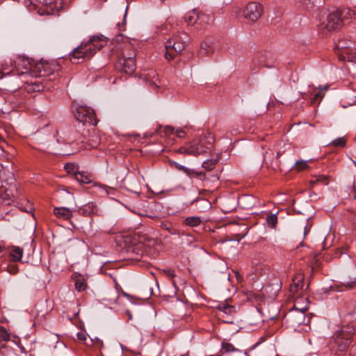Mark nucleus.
Segmentation results:
<instances>
[{
    "label": "nucleus",
    "instance_id": "1",
    "mask_svg": "<svg viewBox=\"0 0 356 356\" xmlns=\"http://www.w3.org/2000/svg\"><path fill=\"white\" fill-rule=\"evenodd\" d=\"M107 43L102 35H92L87 41H83L70 54L69 58L72 63H82L85 59L91 58L97 51L102 49Z\"/></svg>",
    "mask_w": 356,
    "mask_h": 356
},
{
    "label": "nucleus",
    "instance_id": "2",
    "mask_svg": "<svg viewBox=\"0 0 356 356\" xmlns=\"http://www.w3.org/2000/svg\"><path fill=\"white\" fill-rule=\"evenodd\" d=\"M60 69V65L54 61H41L36 63L31 70V76L38 77L41 80L31 81L33 90H44L48 81H52L57 79Z\"/></svg>",
    "mask_w": 356,
    "mask_h": 356
},
{
    "label": "nucleus",
    "instance_id": "3",
    "mask_svg": "<svg viewBox=\"0 0 356 356\" xmlns=\"http://www.w3.org/2000/svg\"><path fill=\"white\" fill-rule=\"evenodd\" d=\"M355 15V11L350 8L337 10L328 15L325 28L329 31L339 29L343 25L349 23Z\"/></svg>",
    "mask_w": 356,
    "mask_h": 356
},
{
    "label": "nucleus",
    "instance_id": "4",
    "mask_svg": "<svg viewBox=\"0 0 356 356\" xmlns=\"http://www.w3.org/2000/svg\"><path fill=\"white\" fill-rule=\"evenodd\" d=\"M123 242L124 245L122 248L129 254V259L137 261L140 260L146 253L147 247L154 243V240L147 241V244L138 241L136 238H131L129 236L124 237Z\"/></svg>",
    "mask_w": 356,
    "mask_h": 356
},
{
    "label": "nucleus",
    "instance_id": "5",
    "mask_svg": "<svg viewBox=\"0 0 356 356\" xmlns=\"http://www.w3.org/2000/svg\"><path fill=\"white\" fill-rule=\"evenodd\" d=\"M355 329L350 325L343 326L341 330L337 332L331 343L332 349H336V353L346 350L352 341Z\"/></svg>",
    "mask_w": 356,
    "mask_h": 356
},
{
    "label": "nucleus",
    "instance_id": "6",
    "mask_svg": "<svg viewBox=\"0 0 356 356\" xmlns=\"http://www.w3.org/2000/svg\"><path fill=\"white\" fill-rule=\"evenodd\" d=\"M8 66L14 67V68L7 72V74L12 73L17 75L30 74L31 76V70L33 69V66L28 59L19 56L17 60L10 59L9 62L6 61L3 64V70H6Z\"/></svg>",
    "mask_w": 356,
    "mask_h": 356
},
{
    "label": "nucleus",
    "instance_id": "7",
    "mask_svg": "<svg viewBox=\"0 0 356 356\" xmlns=\"http://www.w3.org/2000/svg\"><path fill=\"white\" fill-rule=\"evenodd\" d=\"M336 48L340 60L353 61L356 58V44L351 40L341 39L337 42Z\"/></svg>",
    "mask_w": 356,
    "mask_h": 356
},
{
    "label": "nucleus",
    "instance_id": "8",
    "mask_svg": "<svg viewBox=\"0 0 356 356\" xmlns=\"http://www.w3.org/2000/svg\"><path fill=\"white\" fill-rule=\"evenodd\" d=\"M74 115L77 121L84 125H96L97 120L92 108L79 106L73 111Z\"/></svg>",
    "mask_w": 356,
    "mask_h": 356
},
{
    "label": "nucleus",
    "instance_id": "9",
    "mask_svg": "<svg viewBox=\"0 0 356 356\" xmlns=\"http://www.w3.org/2000/svg\"><path fill=\"white\" fill-rule=\"evenodd\" d=\"M262 13L263 7L260 3L250 2L243 10V16L248 21L255 22L261 17Z\"/></svg>",
    "mask_w": 356,
    "mask_h": 356
},
{
    "label": "nucleus",
    "instance_id": "10",
    "mask_svg": "<svg viewBox=\"0 0 356 356\" xmlns=\"http://www.w3.org/2000/svg\"><path fill=\"white\" fill-rule=\"evenodd\" d=\"M252 62L259 67L271 68L274 67L276 59L270 52L259 51L254 54Z\"/></svg>",
    "mask_w": 356,
    "mask_h": 356
},
{
    "label": "nucleus",
    "instance_id": "11",
    "mask_svg": "<svg viewBox=\"0 0 356 356\" xmlns=\"http://www.w3.org/2000/svg\"><path fill=\"white\" fill-rule=\"evenodd\" d=\"M187 42H177V40H167L165 43V58L172 60L180 54L186 47Z\"/></svg>",
    "mask_w": 356,
    "mask_h": 356
},
{
    "label": "nucleus",
    "instance_id": "12",
    "mask_svg": "<svg viewBox=\"0 0 356 356\" xmlns=\"http://www.w3.org/2000/svg\"><path fill=\"white\" fill-rule=\"evenodd\" d=\"M284 319L289 326L295 327L305 323V313L291 309L285 314Z\"/></svg>",
    "mask_w": 356,
    "mask_h": 356
},
{
    "label": "nucleus",
    "instance_id": "13",
    "mask_svg": "<svg viewBox=\"0 0 356 356\" xmlns=\"http://www.w3.org/2000/svg\"><path fill=\"white\" fill-rule=\"evenodd\" d=\"M206 140L204 138H200L198 141L194 140L191 143L192 156H197L206 154L211 147V143L206 145Z\"/></svg>",
    "mask_w": 356,
    "mask_h": 356
},
{
    "label": "nucleus",
    "instance_id": "14",
    "mask_svg": "<svg viewBox=\"0 0 356 356\" xmlns=\"http://www.w3.org/2000/svg\"><path fill=\"white\" fill-rule=\"evenodd\" d=\"M116 67L122 72L132 74L136 68V60L118 58Z\"/></svg>",
    "mask_w": 356,
    "mask_h": 356
},
{
    "label": "nucleus",
    "instance_id": "15",
    "mask_svg": "<svg viewBox=\"0 0 356 356\" xmlns=\"http://www.w3.org/2000/svg\"><path fill=\"white\" fill-rule=\"evenodd\" d=\"M222 354H233V355H248V352L245 350H242L235 347L232 343L229 342L222 343Z\"/></svg>",
    "mask_w": 356,
    "mask_h": 356
},
{
    "label": "nucleus",
    "instance_id": "16",
    "mask_svg": "<svg viewBox=\"0 0 356 356\" xmlns=\"http://www.w3.org/2000/svg\"><path fill=\"white\" fill-rule=\"evenodd\" d=\"M141 78L153 88H159L157 84L158 75L154 70H149L147 73L141 74Z\"/></svg>",
    "mask_w": 356,
    "mask_h": 356
},
{
    "label": "nucleus",
    "instance_id": "17",
    "mask_svg": "<svg viewBox=\"0 0 356 356\" xmlns=\"http://www.w3.org/2000/svg\"><path fill=\"white\" fill-rule=\"evenodd\" d=\"M308 305L309 301L307 298L298 296L295 299L294 305L291 309L305 313V312L309 309Z\"/></svg>",
    "mask_w": 356,
    "mask_h": 356
},
{
    "label": "nucleus",
    "instance_id": "18",
    "mask_svg": "<svg viewBox=\"0 0 356 356\" xmlns=\"http://www.w3.org/2000/svg\"><path fill=\"white\" fill-rule=\"evenodd\" d=\"M73 210L67 207H55L54 213L63 220H68L72 217Z\"/></svg>",
    "mask_w": 356,
    "mask_h": 356
},
{
    "label": "nucleus",
    "instance_id": "19",
    "mask_svg": "<svg viewBox=\"0 0 356 356\" xmlns=\"http://www.w3.org/2000/svg\"><path fill=\"white\" fill-rule=\"evenodd\" d=\"M304 277L301 274L297 275L293 280V284H291L289 291L291 293L295 294L299 290L302 289L303 286Z\"/></svg>",
    "mask_w": 356,
    "mask_h": 356
},
{
    "label": "nucleus",
    "instance_id": "20",
    "mask_svg": "<svg viewBox=\"0 0 356 356\" xmlns=\"http://www.w3.org/2000/svg\"><path fill=\"white\" fill-rule=\"evenodd\" d=\"M214 51V49L213 47V43L211 41H204L200 44V48L199 50V54L202 56H209L213 54Z\"/></svg>",
    "mask_w": 356,
    "mask_h": 356
},
{
    "label": "nucleus",
    "instance_id": "21",
    "mask_svg": "<svg viewBox=\"0 0 356 356\" xmlns=\"http://www.w3.org/2000/svg\"><path fill=\"white\" fill-rule=\"evenodd\" d=\"M213 17L210 14H208V13H206L204 12L198 13L197 24H199L202 26H204V25L209 24L210 23H211L213 22Z\"/></svg>",
    "mask_w": 356,
    "mask_h": 356
},
{
    "label": "nucleus",
    "instance_id": "22",
    "mask_svg": "<svg viewBox=\"0 0 356 356\" xmlns=\"http://www.w3.org/2000/svg\"><path fill=\"white\" fill-rule=\"evenodd\" d=\"M74 178L79 183L89 184L91 182V175L85 172H74Z\"/></svg>",
    "mask_w": 356,
    "mask_h": 356
},
{
    "label": "nucleus",
    "instance_id": "23",
    "mask_svg": "<svg viewBox=\"0 0 356 356\" xmlns=\"http://www.w3.org/2000/svg\"><path fill=\"white\" fill-rule=\"evenodd\" d=\"M23 255V249L19 247H13L10 252V257L13 261H19Z\"/></svg>",
    "mask_w": 356,
    "mask_h": 356
},
{
    "label": "nucleus",
    "instance_id": "24",
    "mask_svg": "<svg viewBox=\"0 0 356 356\" xmlns=\"http://www.w3.org/2000/svg\"><path fill=\"white\" fill-rule=\"evenodd\" d=\"M201 222V218L197 216H189L184 218L183 220L184 225L191 227L198 226Z\"/></svg>",
    "mask_w": 356,
    "mask_h": 356
},
{
    "label": "nucleus",
    "instance_id": "25",
    "mask_svg": "<svg viewBox=\"0 0 356 356\" xmlns=\"http://www.w3.org/2000/svg\"><path fill=\"white\" fill-rule=\"evenodd\" d=\"M197 16L198 13H197L195 10H193L186 15L184 17L185 21L188 23V25H193L195 23H197Z\"/></svg>",
    "mask_w": 356,
    "mask_h": 356
},
{
    "label": "nucleus",
    "instance_id": "26",
    "mask_svg": "<svg viewBox=\"0 0 356 356\" xmlns=\"http://www.w3.org/2000/svg\"><path fill=\"white\" fill-rule=\"evenodd\" d=\"M161 229L168 231L171 235L179 234V230L175 228L169 222H162L160 225Z\"/></svg>",
    "mask_w": 356,
    "mask_h": 356
},
{
    "label": "nucleus",
    "instance_id": "27",
    "mask_svg": "<svg viewBox=\"0 0 356 356\" xmlns=\"http://www.w3.org/2000/svg\"><path fill=\"white\" fill-rule=\"evenodd\" d=\"M77 339L87 346L93 344V340L88 337V334L85 332H79L76 334Z\"/></svg>",
    "mask_w": 356,
    "mask_h": 356
},
{
    "label": "nucleus",
    "instance_id": "28",
    "mask_svg": "<svg viewBox=\"0 0 356 356\" xmlns=\"http://www.w3.org/2000/svg\"><path fill=\"white\" fill-rule=\"evenodd\" d=\"M309 183L312 186H314L318 183H321L323 185L328 184V177L325 175H318L314 176L310 181Z\"/></svg>",
    "mask_w": 356,
    "mask_h": 356
},
{
    "label": "nucleus",
    "instance_id": "29",
    "mask_svg": "<svg viewBox=\"0 0 356 356\" xmlns=\"http://www.w3.org/2000/svg\"><path fill=\"white\" fill-rule=\"evenodd\" d=\"M74 285L76 289L79 291H83L87 287L85 279L80 275L76 277Z\"/></svg>",
    "mask_w": 356,
    "mask_h": 356
},
{
    "label": "nucleus",
    "instance_id": "30",
    "mask_svg": "<svg viewBox=\"0 0 356 356\" xmlns=\"http://www.w3.org/2000/svg\"><path fill=\"white\" fill-rule=\"evenodd\" d=\"M178 236L181 239L182 244H186L189 245L194 241V238L191 236V234L185 233L184 232H179Z\"/></svg>",
    "mask_w": 356,
    "mask_h": 356
},
{
    "label": "nucleus",
    "instance_id": "31",
    "mask_svg": "<svg viewBox=\"0 0 356 356\" xmlns=\"http://www.w3.org/2000/svg\"><path fill=\"white\" fill-rule=\"evenodd\" d=\"M218 162V159H209L202 163V166L207 171L212 170Z\"/></svg>",
    "mask_w": 356,
    "mask_h": 356
},
{
    "label": "nucleus",
    "instance_id": "32",
    "mask_svg": "<svg viewBox=\"0 0 356 356\" xmlns=\"http://www.w3.org/2000/svg\"><path fill=\"white\" fill-rule=\"evenodd\" d=\"M188 35L186 33H179L178 34L173 35L170 38H169L168 40H177V42H187Z\"/></svg>",
    "mask_w": 356,
    "mask_h": 356
},
{
    "label": "nucleus",
    "instance_id": "33",
    "mask_svg": "<svg viewBox=\"0 0 356 356\" xmlns=\"http://www.w3.org/2000/svg\"><path fill=\"white\" fill-rule=\"evenodd\" d=\"M218 309L220 311L225 312V314H231L232 312H235L234 307L227 305L226 303L220 304L218 307Z\"/></svg>",
    "mask_w": 356,
    "mask_h": 356
},
{
    "label": "nucleus",
    "instance_id": "34",
    "mask_svg": "<svg viewBox=\"0 0 356 356\" xmlns=\"http://www.w3.org/2000/svg\"><path fill=\"white\" fill-rule=\"evenodd\" d=\"M356 286V280H343L340 282V286L345 287L346 289H352ZM339 287V286H337Z\"/></svg>",
    "mask_w": 356,
    "mask_h": 356
},
{
    "label": "nucleus",
    "instance_id": "35",
    "mask_svg": "<svg viewBox=\"0 0 356 356\" xmlns=\"http://www.w3.org/2000/svg\"><path fill=\"white\" fill-rule=\"evenodd\" d=\"M171 165H173L177 170L183 171L188 176H191L192 175V172H193V170H191L188 168H186L185 166L181 165L175 161H172L171 163Z\"/></svg>",
    "mask_w": 356,
    "mask_h": 356
},
{
    "label": "nucleus",
    "instance_id": "36",
    "mask_svg": "<svg viewBox=\"0 0 356 356\" xmlns=\"http://www.w3.org/2000/svg\"><path fill=\"white\" fill-rule=\"evenodd\" d=\"M176 152L192 156V149L191 143L185 146L181 147L176 150Z\"/></svg>",
    "mask_w": 356,
    "mask_h": 356
},
{
    "label": "nucleus",
    "instance_id": "37",
    "mask_svg": "<svg viewBox=\"0 0 356 356\" xmlns=\"http://www.w3.org/2000/svg\"><path fill=\"white\" fill-rule=\"evenodd\" d=\"M293 168L298 171H302L308 168L307 161L304 160H298L293 165Z\"/></svg>",
    "mask_w": 356,
    "mask_h": 356
},
{
    "label": "nucleus",
    "instance_id": "38",
    "mask_svg": "<svg viewBox=\"0 0 356 356\" xmlns=\"http://www.w3.org/2000/svg\"><path fill=\"white\" fill-rule=\"evenodd\" d=\"M266 221L269 227L272 228L275 227L277 222V217L276 214H270V216H268Z\"/></svg>",
    "mask_w": 356,
    "mask_h": 356
},
{
    "label": "nucleus",
    "instance_id": "39",
    "mask_svg": "<svg viewBox=\"0 0 356 356\" xmlns=\"http://www.w3.org/2000/svg\"><path fill=\"white\" fill-rule=\"evenodd\" d=\"M136 52L134 50H131L129 51H123L122 56L120 58H123L126 60H135Z\"/></svg>",
    "mask_w": 356,
    "mask_h": 356
},
{
    "label": "nucleus",
    "instance_id": "40",
    "mask_svg": "<svg viewBox=\"0 0 356 356\" xmlns=\"http://www.w3.org/2000/svg\"><path fill=\"white\" fill-rule=\"evenodd\" d=\"M302 3L305 5L311 4L312 6L323 5L325 2V0H300Z\"/></svg>",
    "mask_w": 356,
    "mask_h": 356
},
{
    "label": "nucleus",
    "instance_id": "41",
    "mask_svg": "<svg viewBox=\"0 0 356 356\" xmlns=\"http://www.w3.org/2000/svg\"><path fill=\"white\" fill-rule=\"evenodd\" d=\"M10 339V335L6 328L0 326V339L2 341H8Z\"/></svg>",
    "mask_w": 356,
    "mask_h": 356
},
{
    "label": "nucleus",
    "instance_id": "42",
    "mask_svg": "<svg viewBox=\"0 0 356 356\" xmlns=\"http://www.w3.org/2000/svg\"><path fill=\"white\" fill-rule=\"evenodd\" d=\"M332 144L334 147H344L346 145V140L344 138H339L332 142Z\"/></svg>",
    "mask_w": 356,
    "mask_h": 356
},
{
    "label": "nucleus",
    "instance_id": "43",
    "mask_svg": "<svg viewBox=\"0 0 356 356\" xmlns=\"http://www.w3.org/2000/svg\"><path fill=\"white\" fill-rule=\"evenodd\" d=\"M163 273L170 279L175 277V270L172 269H165L163 270Z\"/></svg>",
    "mask_w": 356,
    "mask_h": 356
},
{
    "label": "nucleus",
    "instance_id": "44",
    "mask_svg": "<svg viewBox=\"0 0 356 356\" xmlns=\"http://www.w3.org/2000/svg\"><path fill=\"white\" fill-rule=\"evenodd\" d=\"M76 168V165L72 163H67L65 166V169L68 172H73L74 173L75 171H77Z\"/></svg>",
    "mask_w": 356,
    "mask_h": 356
},
{
    "label": "nucleus",
    "instance_id": "45",
    "mask_svg": "<svg viewBox=\"0 0 356 356\" xmlns=\"http://www.w3.org/2000/svg\"><path fill=\"white\" fill-rule=\"evenodd\" d=\"M163 132L165 135H168L174 133V128L170 126H166L164 127Z\"/></svg>",
    "mask_w": 356,
    "mask_h": 356
},
{
    "label": "nucleus",
    "instance_id": "46",
    "mask_svg": "<svg viewBox=\"0 0 356 356\" xmlns=\"http://www.w3.org/2000/svg\"><path fill=\"white\" fill-rule=\"evenodd\" d=\"M6 145V143H5V141H1L0 143V158L1 156H3L4 155V152H5V146Z\"/></svg>",
    "mask_w": 356,
    "mask_h": 356
},
{
    "label": "nucleus",
    "instance_id": "47",
    "mask_svg": "<svg viewBox=\"0 0 356 356\" xmlns=\"http://www.w3.org/2000/svg\"><path fill=\"white\" fill-rule=\"evenodd\" d=\"M18 271V268L15 266H11L8 267V272L10 274H16Z\"/></svg>",
    "mask_w": 356,
    "mask_h": 356
},
{
    "label": "nucleus",
    "instance_id": "48",
    "mask_svg": "<svg viewBox=\"0 0 356 356\" xmlns=\"http://www.w3.org/2000/svg\"><path fill=\"white\" fill-rule=\"evenodd\" d=\"M193 176H195V177L202 178V177H205V174L203 173L202 172H195V170H193V172H192V175L190 177H193Z\"/></svg>",
    "mask_w": 356,
    "mask_h": 356
},
{
    "label": "nucleus",
    "instance_id": "49",
    "mask_svg": "<svg viewBox=\"0 0 356 356\" xmlns=\"http://www.w3.org/2000/svg\"><path fill=\"white\" fill-rule=\"evenodd\" d=\"M40 2L45 6H51L54 3L53 0H40Z\"/></svg>",
    "mask_w": 356,
    "mask_h": 356
},
{
    "label": "nucleus",
    "instance_id": "50",
    "mask_svg": "<svg viewBox=\"0 0 356 356\" xmlns=\"http://www.w3.org/2000/svg\"><path fill=\"white\" fill-rule=\"evenodd\" d=\"M88 209H90V206L86 205L83 208L80 209V211H81L83 214L89 213L90 211H88Z\"/></svg>",
    "mask_w": 356,
    "mask_h": 356
},
{
    "label": "nucleus",
    "instance_id": "51",
    "mask_svg": "<svg viewBox=\"0 0 356 356\" xmlns=\"http://www.w3.org/2000/svg\"><path fill=\"white\" fill-rule=\"evenodd\" d=\"M184 134H185L184 131L181 129H178L176 131V135L179 138L183 137L184 136Z\"/></svg>",
    "mask_w": 356,
    "mask_h": 356
},
{
    "label": "nucleus",
    "instance_id": "52",
    "mask_svg": "<svg viewBox=\"0 0 356 356\" xmlns=\"http://www.w3.org/2000/svg\"><path fill=\"white\" fill-rule=\"evenodd\" d=\"M321 97V92L316 93L314 97L312 99V103L314 104L318 98Z\"/></svg>",
    "mask_w": 356,
    "mask_h": 356
},
{
    "label": "nucleus",
    "instance_id": "53",
    "mask_svg": "<svg viewBox=\"0 0 356 356\" xmlns=\"http://www.w3.org/2000/svg\"><path fill=\"white\" fill-rule=\"evenodd\" d=\"M265 341V338L264 337H261L260 338V341H258L257 343H256L252 347V349L253 348H255L257 346H258L261 342L264 341Z\"/></svg>",
    "mask_w": 356,
    "mask_h": 356
},
{
    "label": "nucleus",
    "instance_id": "54",
    "mask_svg": "<svg viewBox=\"0 0 356 356\" xmlns=\"http://www.w3.org/2000/svg\"><path fill=\"white\" fill-rule=\"evenodd\" d=\"M353 197H354V199L356 200V190L355 191Z\"/></svg>",
    "mask_w": 356,
    "mask_h": 356
},
{
    "label": "nucleus",
    "instance_id": "55",
    "mask_svg": "<svg viewBox=\"0 0 356 356\" xmlns=\"http://www.w3.org/2000/svg\"><path fill=\"white\" fill-rule=\"evenodd\" d=\"M3 250V247L1 245H0V252H1Z\"/></svg>",
    "mask_w": 356,
    "mask_h": 356
},
{
    "label": "nucleus",
    "instance_id": "56",
    "mask_svg": "<svg viewBox=\"0 0 356 356\" xmlns=\"http://www.w3.org/2000/svg\"><path fill=\"white\" fill-rule=\"evenodd\" d=\"M338 290L340 291H342L343 289H338Z\"/></svg>",
    "mask_w": 356,
    "mask_h": 356
},
{
    "label": "nucleus",
    "instance_id": "57",
    "mask_svg": "<svg viewBox=\"0 0 356 356\" xmlns=\"http://www.w3.org/2000/svg\"><path fill=\"white\" fill-rule=\"evenodd\" d=\"M309 343L311 344L312 342H311V339H309Z\"/></svg>",
    "mask_w": 356,
    "mask_h": 356
}]
</instances>
